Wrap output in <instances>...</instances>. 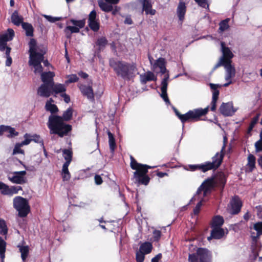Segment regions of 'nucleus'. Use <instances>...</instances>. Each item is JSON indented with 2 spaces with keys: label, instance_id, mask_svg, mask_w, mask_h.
Returning a JSON list of instances; mask_svg holds the SVG:
<instances>
[{
  "label": "nucleus",
  "instance_id": "48",
  "mask_svg": "<svg viewBox=\"0 0 262 262\" xmlns=\"http://www.w3.org/2000/svg\"><path fill=\"white\" fill-rule=\"evenodd\" d=\"M23 145L20 143H17L15 144L13 150V155H16L17 154H24V151L21 149Z\"/></svg>",
  "mask_w": 262,
  "mask_h": 262
},
{
  "label": "nucleus",
  "instance_id": "2",
  "mask_svg": "<svg viewBox=\"0 0 262 262\" xmlns=\"http://www.w3.org/2000/svg\"><path fill=\"white\" fill-rule=\"evenodd\" d=\"M226 183V176L222 172L219 173L215 176L204 181L198 189L196 194L190 201V203H192L194 201H198L195 207L193 209V213L195 215L199 214L202 202L205 201V198L210 194L215 187H219L223 190Z\"/></svg>",
  "mask_w": 262,
  "mask_h": 262
},
{
  "label": "nucleus",
  "instance_id": "32",
  "mask_svg": "<svg viewBox=\"0 0 262 262\" xmlns=\"http://www.w3.org/2000/svg\"><path fill=\"white\" fill-rule=\"evenodd\" d=\"M11 19L12 23L17 26H19L20 25H22V23H24V18L22 16L19 15L17 11H15L11 16Z\"/></svg>",
  "mask_w": 262,
  "mask_h": 262
},
{
  "label": "nucleus",
  "instance_id": "50",
  "mask_svg": "<svg viewBox=\"0 0 262 262\" xmlns=\"http://www.w3.org/2000/svg\"><path fill=\"white\" fill-rule=\"evenodd\" d=\"M68 80L66 81V84H69L77 81L79 78L76 74H71L67 76Z\"/></svg>",
  "mask_w": 262,
  "mask_h": 262
},
{
  "label": "nucleus",
  "instance_id": "25",
  "mask_svg": "<svg viewBox=\"0 0 262 262\" xmlns=\"http://www.w3.org/2000/svg\"><path fill=\"white\" fill-rule=\"evenodd\" d=\"M248 162L246 165V171L247 172H252L255 168L256 158L251 154H249L247 157Z\"/></svg>",
  "mask_w": 262,
  "mask_h": 262
},
{
  "label": "nucleus",
  "instance_id": "56",
  "mask_svg": "<svg viewBox=\"0 0 262 262\" xmlns=\"http://www.w3.org/2000/svg\"><path fill=\"white\" fill-rule=\"evenodd\" d=\"M258 118H259V115H257L256 116H255L252 118V119L251 121V123L250 124V125L249 126V132L253 129V128L254 127L255 125L256 124V123L257 122V121L258 120Z\"/></svg>",
  "mask_w": 262,
  "mask_h": 262
},
{
  "label": "nucleus",
  "instance_id": "57",
  "mask_svg": "<svg viewBox=\"0 0 262 262\" xmlns=\"http://www.w3.org/2000/svg\"><path fill=\"white\" fill-rule=\"evenodd\" d=\"M255 151L256 152L262 151V140H258L255 143Z\"/></svg>",
  "mask_w": 262,
  "mask_h": 262
},
{
  "label": "nucleus",
  "instance_id": "53",
  "mask_svg": "<svg viewBox=\"0 0 262 262\" xmlns=\"http://www.w3.org/2000/svg\"><path fill=\"white\" fill-rule=\"evenodd\" d=\"M152 234L153 241L158 242L161 236V232L159 230H154Z\"/></svg>",
  "mask_w": 262,
  "mask_h": 262
},
{
  "label": "nucleus",
  "instance_id": "27",
  "mask_svg": "<svg viewBox=\"0 0 262 262\" xmlns=\"http://www.w3.org/2000/svg\"><path fill=\"white\" fill-rule=\"evenodd\" d=\"M66 86L63 84L61 83H56L54 82L52 84V94H54L55 96H56L57 94H62L66 91Z\"/></svg>",
  "mask_w": 262,
  "mask_h": 262
},
{
  "label": "nucleus",
  "instance_id": "63",
  "mask_svg": "<svg viewBox=\"0 0 262 262\" xmlns=\"http://www.w3.org/2000/svg\"><path fill=\"white\" fill-rule=\"evenodd\" d=\"M108 3H110L111 4H117L119 0H105Z\"/></svg>",
  "mask_w": 262,
  "mask_h": 262
},
{
  "label": "nucleus",
  "instance_id": "29",
  "mask_svg": "<svg viewBox=\"0 0 262 262\" xmlns=\"http://www.w3.org/2000/svg\"><path fill=\"white\" fill-rule=\"evenodd\" d=\"M224 235V230L221 228H212L211 233V236L208 237V240L210 241L212 238L220 239Z\"/></svg>",
  "mask_w": 262,
  "mask_h": 262
},
{
  "label": "nucleus",
  "instance_id": "55",
  "mask_svg": "<svg viewBox=\"0 0 262 262\" xmlns=\"http://www.w3.org/2000/svg\"><path fill=\"white\" fill-rule=\"evenodd\" d=\"M25 140L20 143L23 146L28 145L31 141V136L28 134L24 135Z\"/></svg>",
  "mask_w": 262,
  "mask_h": 262
},
{
  "label": "nucleus",
  "instance_id": "8",
  "mask_svg": "<svg viewBox=\"0 0 262 262\" xmlns=\"http://www.w3.org/2000/svg\"><path fill=\"white\" fill-rule=\"evenodd\" d=\"M211 253L205 248H200L196 250V253L189 254L188 260L189 262H211Z\"/></svg>",
  "mask_w": 262,
  "mask_h": 262
},
{
  "label": "nucleus",
  "instance_id": "42",
  "mask_svg": "<svg viewBox=\"0 0 262 262\" xmlns=\"http://www.w3.org/2000/svg\"><path fill=\"white\" fill-rule=\"evenodd\" d=\"M19 249V251L21 253V257L22 260L24 261L28 256L29 253V247L28 246H18Z\"/></svg>",
  "mask_w": 262,
  "mask_h": 262
},
{
  "label": "nucleus",
  "instance_id": "3",
  "mask_svg": "<svg viewBox=\"0 0 262 262\" xmlns=\"http://www.w3.org/2000/svg\"><path fill=\"white\" fill-rule=\"evenodd\" d=\"M73 110L72 108H68L64 112L62 117L58 116L51 115L49 117L48 126L50 129V133L58 134L60 137H62L67 135L71 130L70 125L66 124L63 120L68 121L72 117Z\"/></svg>",
  "mask_w": 262,
  "mask_h": 262
},
{
  "label": "nucleus",
  "instance_id": "39",
  "mask_svg": "<svg viewBox=\"0 0 262 262\" xmlns=\"http://www.w3.org/2000/svg\"><path fill=\"white\" fill-rule=\"evenodd\" d=\"M108 136L109 139L108 142L110 150L111 152L113 154L116 148L115 139L113 135L110 132H108Z\"/></svg>",
  "mask_w": 262,
  "mask_h": 262
},
{
  "label": "nucleus",
  "instance_id": "35",
  "mask_svg": "<svg viewBox=\"0 0 262 262\" xmlns=\"http://www.w3.org/2000/svg\"><path fill=\"white\" fill-rule=\"evenodd\" d=\"M21 26L23 29L25 31L26 36L29 37L33 36L34 28L31 24L24 23H22Z\"/></svg>",
  "mask_w": 262,
  "mask_h": 262
},
{
  "label": "nucleus",
  "instance_id": "21",
  "mask_svg": "<svg viewBox=\"0 0 262 262\" xmlns=\"http://www.w3.org/2000/svg\"><path fill=\"white\" fill-rule=\"evenodd\" d=\"M37 94L42 97H49L52 94V84H42L37 90Z\"/></svg>",
  "mask_w": 262,
  "mask_h": 262
},
{
  "label": "nucleus",
  "instance_id": "31",
  "mask_svg": "<svg viewBox=\"0 0 262 262\" xmlns=\"http://www.w3.org/2000/svg\"><path fill=\"white\" fill-rule=\"evenodd\" d=\"M143 10L145 12L146 14L155 15L156 10L152 9V5L148 0H143L142 2Z\"/></svg>",
  "mask_w": 262,
  "mask_h": 262
},
{
  "label": "nucleus",
  "instance_id": "17",
  "mask_svg": "<svg viewBox=\"0 0 262 262\" xmlns=\"http://www.w3.org/2000/svg\"><path fill=\"white\" fill-rule=\"evenodd\" d=\"M88 25L92 30L97 32L99 29V19L97 17V13L95 10H92L89 15Z\"/></svg>",
  "mask_w": 262,
  "mask_h": 262
},
{
  "label": "nucleus",
  "instance_id": "45",
  "mask_svg": "<svg viewBox=\"0 0 262 262\" xmlns=\"http://www.w3.org/2000/svg\"><path fill=\"white\" fill-rule=\"evenodd\" d=\"M11 51V48H7L6 51L5 52V56L7 58L6 61V66L9 67L12 64V59L10 56V53Z\"/></svg>",
  "mask_w": 262,
  "mask_h": 262
},
{
  "label": "nucleus",
  "instance_id": "19",
  "mask_svg": "<svg viewBox=\"0 0 262 262\" xmlns=\"http://www.w3.org/2000/svg\"><path fill=\"white\" fill-rule=\"evenodd\" d=\"M251 230V237L252 241L256 244L259 236L262 235V222H258L254 224Z\"/></svg>",
  "mask_w": 262,
  "mask_h": 262
},
{
  "label": "nucleus",
  "instance_id": "58",
  "mask_svg": "<svg viewBox=\"0 0 262 262\" xmlns=\"http://www.w3.org/2000/svg\"><path fill=\"white\" fill-rule=\"evenodd\" d=\"M62 97H63L64 102L67 103H68L70 101V96L66 94V93H63L62 94L60 95Z\"/></svg>",
  "mask_w": 262,
  "mask_h": 262
},
{
  "label": "nucleus",
  "instance_id": "44",
  "mask_svg": "<svg viewBox=\"0 0 262 262\" xmlns=\"http://www.w3.org/2000/svg\"><path fill=\"white\" fill-rule=\"evenodd\" d=\"M69 165H63L62 169V176L63 181H68L71 178L70 173L68 170Z\"/></svg>",
  "mask_w": 262,
  "mask_h": 262
},
{
  "label": "nucleus",
  "instance_id": "14",
  "mask_svg": "<svg viewBox=\"0 0 262 262\" xmlns=\"http://www.w3.org/2000/svg\"><path fill=\"white\" fill-rule=\"evenodd\" d=\"M0 190L3 194L12 196L13 194L18 193L19 190H22V187L20 186H12L9 187L4 183L0 182Z\"/></svg>",
  "mask_w": 262,
  "mask_h": 262
},
{
  "label": "nucleus",
  "instance_id": "61",
  "mask_svg": "<svg viewBox=\"0 0 262 262\" xmlns=\"http://www.w3.org/2000/svg\"><path fill=\"white\" fill-rule=\"evenodd\" d=\"M78 75L82 78L85 79L88 78V75L84 72H80L78 73Z\"/></svg>",
  "mask_w": 262,
  "mask_h": 262
},
{
  "label": "nucleus",
  "instance_id": "40",
  "mask_svg": "<svg viewBox=\"0 0 262 262\" xmlns=\"http://www.w3.org/2000/svg\"><path fill=\"white\" fill-rule=\"evenodd\" d=\"M230 20V18H227L223 20H222L219 24V31L221 32H223L229 28V23Z\"/></svg>",
  "mask_w": 262,
  "mask_h": 262
},
{
  "label": "nucleus",
  "instance_id": "16",
  "mask_svg": "<svg viewBox=\"0 0 262 262\" xmlns=\"http://www.w3.org/2000/svg\"><path fill=\"white\" fill-rule=\"evenodd\" d=\"M210 89L212 92V98L211 102L210 110L211 111H215L216 110V104L219 98V95L220 94L219 88H221V84H213L210 83H209Z\"/></svg>",
  "mask_w": 262,
  "mask_h": 262
},
{
  "label": "nucleus",
  "instance_id": "37",
  "mask_svg": "<svg viewBox=\"0 0 262 262\" xmlns=\"http://www.w3.org/2000/svg\"><path fill=\"white\" fill-rule=\"evenodd\" d=\"M224 222V219L220 215H216L212 219V227L221 228Z\"/></svg>",
  "mask_w": 262,
  "mask_h": 262
},
{
  "label": "nucleus",
  "instance_id": "6",
  "mask_svg": "<svg viewBox=\"0 0 262 262\" xmlns=\"http://www.w3.org/2000/svg\"><path fill=\"white\" fill-rule=\"evenodd\" d=\"M208 109L209 106L204 109L202 108H196L193 110H190L185 114H181L177 110L174 109V112L183 124V127H184L185 122H194L199 120L201 117L207 114Z\"/></svg>",
  "mask_w": 262,
  "mask_h": 262
},
{
  "label": "nucleus",
  "instance_id": "1",
  "mask_svg": "<svg viewBox=\"0 0 262 262\" xmlns=\"http://www.w3.org/2000/svg\"><path fill=\"white\" fill-rule=\"evenodd\" d=\"M29 50V64L34 69L35 74H40L43 84H52L54 82V74L52 72H42L43 68L41 65L43 60V55L46 53V47L41 44H37L34 38H31L28 43Z\"/></svg>",
  "mask_w": 262,
  "mask_h": 262
},
{
  "label": "nucleus",
  "instance_id": "38",
  "mask_svg": "<svg viewBox=\"0 0 262 262\" xmlns=\"http://www.w3.org/2000/svg\"><path fill=\"white\" fill-rule=\"evenodd\" d=\"M63 156L66 162L63 164V165H69L72 158V152L69 149H64L63 150Z\"/></svg>",
  "mask_w": 262,
  "mask_h": 262
},
{
  "label": "nucleus",
  "instance_id": "36",
  "mask_svg": "<svg viewBox=\"0 0 262 262\" xmlns=\"http://www.w3.org/2000/svg\"><path fill=\"white\" fill-rule=\"evenodd\" d=\"M53 102H54L53 100L50 98V100L46 102L45 106L46 110L49 111L52 114L55 113L58 111L57 106L53 104Z\"/></svg>",
  "mask_w": 262,
  "mask_h": 262
},
{
  "label": "nucleus",
  "instance_id": "34",
  "mask_svg": "<svg viewBox=\"0 0 262 262\" xmlns=\"http://www.w3.org/2000/svg\"><path fill=\"white\" fill-rule=\"evenodd\" d=\"M98 3L100 9L105 12H109L113 10L112 4L108 3L106 1L104 2L103 0H98Z\"/></svg>",
  "mask_w": 262,
  "mask_h": 262
},
{
  "label": "nucleus",
  "instance_id": "60",
  "mask_svg": "<svg viewBox=\"0 0 262 262\" xmlns=\"http://www.w3.org/2000/svg\"><path fill=\"white\" fill-rule=\"evenodd\" d=\"M161 257L162 254L159 253L151 259V262H159V260L161 258Z\"/></svg>",
  "mask_w": 262,
  "mask_h": 262
},
{
  "label": "nucleus",
  "instance_id": "5",
  "mask_svg": "<svg viewBox=\"0 0 262 262\" xmlns=\"http://www.w3.org/2000/svg\"><path fill=\"white\" fill-rule=\"evenodd\" d=\"M225 147V145L224 144L221 151L220 152H217L215 156L212 157V162H206L200 164L190 165H189L190 169L191 171H195L199 169L205 172L209 170L217 168L222 162L224 155L223 151Z\"/></svg>",
  "mask_w": 262,
  "mask_h": 262
},
{
  "label": "nucleus",
  "instance_id": "12",
  "mask_svg": "<svg viewBox=\"0 0 262 262\" xmlns=\"http://www.w3.org/2000/svg\"><path fill=\"white\" fill-rule=\"evenodd\" d=\"M70 22L74 26H68L64 29V32L68 38H70L71 33H78L80 29L84 27L85 24L84 19L75 20L71 19Z\"/></svg>",
  "mask_w": 262,
  "mask_h": 262
},
{
  "label": "nucleus",
  "instance_id": "24",
  "mask_svg": "<svg viewBox=\"0 0 262 262\" xmlns=\"http://www.w3.org/2000/svg\"><path fill=\"white\" fill-rule=\"evenodd\" d=\"M152 68L155 71L158 69L161 73L165 74L166 71L165 59L163 58H159L154 63Z\"/></svg>",
  "mask_w": 262,
  "mask_h": 262
},
{
  "label": "nucleus",
  "instance_id": "7",
  "mask_svg": "<svg viewBox=\"0 0 262 262\" xmlns=\"http://www.w3.org/2000/svg\"><path fill=\"white\" fill-rule=\"evenodd\" d=\"M13 207L18 211V216L26 217L30 212V208L28 200L21 196H17L13 199Z\"/></svg>",
  "mask_w": 262,
  "mask_h": 262
},
{
  "label": "nucleus",
  "instance_id": "15",
  "mask_svg": "<svg viewBox=\"0 0 262 262\" xmlns=\"http://www.w3.org/2000/svg\"><path fill=\"white\" fill-rule=\"evenodd\" d=\"M221 66H223L225 69L226 74L225 79L226 81H227V83L221 85L222 86L227 87L232 83V78L235 76V70L231 64H222Z\"/></svg>",
  "mask_w": 262,
  "mask_h": 262
},
{
  "label": "nucleus",
  "instance_id": "46",
  "mask_svg": "<svg viewBox=\"0 0 262 262\" xmlns=\"http://www.w3.org/2000/svg\"><path fill=\"white\" fill-rule=\"evenodd\" d=\"M8 232V229L4 220L0 219V234L6 235Z\"/></svg>",
  "mask_w": 262,
  "mask_h": 262
},
{
  "label": "nucleus",
  "instance_id": "47",
  "mask_svg": "<svg viewBox=\"0 0 262 262\" xmlns=\"http://www.w3.org/2000/svg\"><path fill=\"white\" fill-rule=\"evenodd\" d=\"M136 180L138 183L146 185L149 181V178L147 176L143 175L142 177H139V179H136Z\"/></svg>",
  "mask_w": 262,
  "mask_h": 262
},
{
  "label": "nucleus",
  "instance_id": "11",
  "mask_svg": "<svg viewBox=\"0 0 262 262\" xmlns=\"http://www.w3.org/2000/svg\"><path fill=\"white\" fill-rule=\"evenodd\" d=\"M243 203L238 196H233L227 207L228 212L231 215L238 214L241 210Z\"/></svg>",
  "mask_w": 262,
  "mask_h": 262
},
{
  "label": "nucleus",
  "instance_id": "41",
  "mask_svg": "<svg viewBox=\"0 0 262 262\" xmlns=\"http://www.w3.org/2000/svg\"><path fill=\"white\" fill-rule=\"evenodd\" d=\"M107 44V40L105 37H101L97 39L96 45L98 46L99 50H103Z\"/></svg>",
  "mask_w": 262,
  "mask_h": 262
},
{
  "label": "nucleus",
  "instance_id": "49",
  "mask_svg": "<svg viewBox=\"0 0 262 262\" xmlns=\"http://www.w3.org/2000/svg\"><path fill=\"white\" fill-rule=\"evenodd\" d=\"M31 141H33L36 143H39L41 147H44L43 140L40 136L36 134L33 135V136H31Z\"/></svg>",
  "mask_w": 262,
  "mask_h": 262
},
{
  "label": "nucleus",
  "instance_id": "20",
  "mask_svg": "<svg viewBox=\"0 0 262 262\" xmlns=\"http://www.w3.org/2000/svg\"><path fill=\"white\" fill-rule=\"evenodd\" d=\"M222 114L226 116H230L233 115L236 110L233 109L232 102L223 103L220 107Z\"/></svg>",
  "mask_w": 262,
  "mask_h": 262
},
{
  "label": "nucleus",
  "instance_id": "9",
  "mask_svg": "<svg viewBox=\"0 0 262 262\" xmlns=\"http://www.w3.org/2000/svg\"><path fill=\"white\" fill-rule=\"evenodd\" d=\"M221 51L222 55L220 57L219 62L214 66V69H216L221 66L222 64H231L232 59L234 57V55L231 49L226 46L224 42H221Z\"/></svg>",
  "mask_w": 262,
  "mask_h": 262
},
{
  "label": "nucleus",
  "instance_id": "43",
  "mask_svg": "<svg viewBox=\"0 0 262 262\" xmlns=\"http://www.w3.org/2000/svg\"><path fill=\"white\" fill-rule=\"evenodd\" d=\"M6 243L0 237V257L3 262L5 257V253L6 251Z\"/></svg>",
  "mask_w": 262,
  "mask_h": 262
},
{
  "label": "nucleus",
  "instance_id": "64",
  "mask_svg": "<svg viewBox=\"0 0 262 262\" xmlns=\"http://www.w3.org/2000/svg\"><path fill=\"white\" fill-rule=\"evenodd\" d=\"M15 172L19 175V176H21L22 177H24V176L26 174V171L25 170H23V171H15Z\"/></svg>",
  "mask_w": 262,
  "mask_h": 262
},
{
  "label": "nucleus",
  "instance_id": "59",
  "mask_svg": "<svg viewBox=\"0 0 262 262\" xmlns=\"http://www.w3.org/2000/svg\"><path fill=\"white\" fill-rule=\"evenodd\" d=\"M95 182L97 185H100L102 183V180L101 177L99 175H96L95 176Z\"/></svg>",
  "mask_w": 262,
  "mask_h": 262
},
{
  "label": "nucleus",
  "instance_id": "23",
  "mask_svg": "<svg viewBox=\"0 0 262 262\" xmlns=\"http://www.w3.org/2000/svg\"><path fill=\"white\" fill-rule=\"evenodd\" d=\"M5 133H8L7 137L8 138H12L18 135V133L15 130L14 128L7 125H0V136H2Z\"/></svg>",
  "mask_w": 262,
  "mask_h": 262
},
{
  "label": "nucleus",
  "instance_id": "30",
  "mask_svg": "<svg viewBox=\"0 0 262 262\" xmlns=\"http://www.w3.org/2000/svg\"><path fill=\"white\" fill-rule=\"evenodd\" d=\"M177 13L179 17V20L182 24V21L184 19V16L186 13V6L184 3L180 2L177 8Z\"/></svg>",
  "mask_w": 262,
  "mask_h": 262
},
{
  "label": "nucleus",
  "instance_id": "62",
  "mask_svg": "<svg viewBox=\"0 0 262 262\" xmlns=\"http://www.w3.org/2000/svg\"><path fill=\"white\" fill-rule=\"evenodd\" d=\"M257 211L258 215H259V214L262 212V206L261 205L257 206L255 207Z\"/></svg>",
  "mask_w": 262,
  "mask_h": 262
},
{
  "label": "nucleus",
  "instance_id": "13",
  "mask_svg": "<svg viewBox=\"0 0 262 262\" xmlns=\"http://www.w3.org/2000/svg\"><path fill=\"white\" fill-rule=\"evenodd\" d=\"M14 36V32L12 29H8L7 32L0 35V51L2 52L6 51L7 48V42L11 40Z\"/></svg>",
  "mask_w": 262,
  "mask_h": 262
},
{
  "label": "nucleus",
  "instance_id": "33",
  "mask_svg": "<svg viewBox=\"0 0 262 262\" xmlns=\"http://www.w3.org/2000/svg\"><path fill=\"white\" fill-rule=\"evenodd\" d=\"M152 248L153 247L151 243L145 242L140 245L138 250L146 255L150 253Z\"/></svg>",
  "mask_w": 262,
  "mask_h": 262
},
{
  "label": "nucleus",
  "instance_id": "10",
  "mask_svg": "<svg viewBox=\"0 0 262 262\" xmlns=\"http://www.w3.org/2000/svg\"><path fill=\"white\" fill-rule=\"evenodd\" d=\"M130 167L133 169L136 170L134 172V176L135 179H139V177L146 175L148 171V168L156 167V166L150 167L147 165L138 163L132 156H130Z\"/></svg>",
  "mask_w": 262,
  "mask_h": 262
},
{
  "label": "nucleus",
  "instance_id": "28",
  "mask_svg": "<svg viewBox=\"0 0 262 262\" xmlns=\"http://www.w3.org/2000/svg\"><path fill=\"white\" fill-rule=\"evenodd\" d=\"M140 78L142 84H145L147 81H155L157 79L155 74L150 71L141 74Z\"/></svg>",
  "mask_w": 262,
  "mask_h": 262
},
{
  "label": "nucleus",
  "instance_id": "18",
  "mask_svg": "<svg viewBox=\"0 0 262 262\" xmlns=\"http://www.w3.org/2000/svg\"><path fill=\"white\" fill-rule=\"evenodd\" d=\"M169 79V75L166 73L164 75V78H163L161 84V93L160 94L161 97L162 98L163 100L165 101L167 105H170V101L168 99L167 94V89L168 85V81Z\"/></svg>",
  "mask_w": 262,
  "mask_h": 262
},
{
  "label": "nucleus",
  "instance_id": "52",
  "mask_svg": "<svg viewBox=\"0 0 262 262\" xmlns=\"http://www.w3.org/2000/svg\"><path fill=\"white\" fill-rule=\"evenodd\" d=\"M195 2L201 7L207 8L209 10V0H194Z\"/></svg>",
  "mask_w": 262,
  "mask_h": 262
},
{
  "label": "nucleus",
  "instance_id": "4",
  "mask_svg": "<svg viewBox=\"0 0 262 262\" xmlns=\"http://www.w3.org/2000/svg\"><path fill=\"white\" fill-rule=\"evenodd\" d=\"M110 66L113 69L117 76L124 80H129L137 73L136 64L133 62L128 63L123 61L111 59Z\"/></svg>",
  "mask_w": 262,
  "mask_h": 262
},
{
  "label": "nucleus",
  "instance_id": "54",
  "mask_svg": "<svg viewBox=\"0 0 262 262\" xmlns=\"http://www.w3.org/2000/svg\"><path fill=\"white\" fill-rule=\"evenodd\" d=\"M42 16L47 19V20L50 21V23H55L57 21L60 20V17H53L50 15H48L46 14H43Z\"/></svg>",
  "mask_w": 262,
  "mask_h": 262
},
{
  "label": "nucleus",
  "instance_id": "51",
  "mask_svg": "<svg viewBox=\"0 0 262 262\" xmlns=\"http://www.w3.org/2000/svg\"><path fill=\"white\" fill-rule=\"evenodd\" d=\"M145 254L138 250L136 253V259L137 262H143L145 259Z\"/></svg>",
  "mask_w": 262,
  "mask_h": 262
},
{
  "label": "nucleus",
  "instance_id": "26",
  "mask_svg": "<svg viewBox=\"0 0 262 262\" xmlns=\"http://www.w3.org/2000/svg\"><path fill=\"white\" fill-rule=\"evenodd\" d=\"M8 178L13 183L22 184L26 183V179L24 177L16 174L15 172L10 173Z\"/></svg>",
  "mask_w": 262,
  "mask_h": 262
},
{
  "label": "nucleus",
  "instance_id": "22",
  "mask_svg": "<svg viewBox=\"0 0 262 262\" xmlns=\"http://www.w3.org/2000/svg\"><path fill=\"white\" fill-rule=\"evenodd\" d=\"M78 87L83 96H86L90 100H94V95L92 86L79 84Z\"/></svg>",
  "mask_w": 262,
  "mask_h": 262
}]
</instances>
